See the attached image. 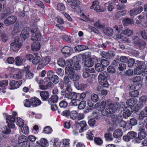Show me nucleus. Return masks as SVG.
<instances>
[{
  "label": "nucleus",
  "mask_w": 147,
  "mask_h": 147,
  "mask_svg": "<svg viewBox=\"0 0 147 147\" xmlns=\"http://www.w3.org/2000/svg\"><path fill=\"white\" fill-rule=\"evenodd\" d=\"M32 33L31 40H38L40 39L41 35L37 28H33L31 30Z\"/></svg>",
  "instance_id": "obj_8"
},
{
  "label": "nucleus",
  "mask_w": 147,
  "mask_h": 147,
  "mask_svg": "<svg viewBox=\"0 0 147 147\" xmlns=\"http://www.w3.org/2000/svg\"><path fill=\"white\" fill-rule=\"evenodd\" d=\"M122 131L120 129H117L114 131L113 136L115 138H120L123 135Z\"/></svg>",
  "instance_id": "obj_23"
},
{
  "label": "nucleus",
  "mask_w": 147,
  "mask_h": 147,
  "mask_svg": "<svg viewBox=\"0 0 147 147\" xmlns=\"http://www.w3.org/2000/svg\"><path fill=\"white\" fill-rule=\"evenodd\" d=\"M74 69H74L73 66L70 65H67L65 69V73L69 77L75 72Z\"/></svg>",
  "instance_id": "obj_18"
},
{
  "label": "nucleus",
  "mask_w": 147,
  "mask_h": 147,
  "mask_svg": "<svg viewBox=\"0 0 147 147\" xmlns=\"http://www.w3.org/2000/svg\"><path fill=\"white\" fill-rule=\"evenodd\" d=\"M135 107H125L123 110V116L127 118L130 116L132 113L134 111Z\"/></svg>",
  "instance_id": "obj_7"
},
{
  "label": "nucleus",
  "mask_w": 147,
  "mask_h": 147,
  "mask_svg": "<svg viewBox=\"0 0 147 147\" xmlns=\"http://www.w3.org/2000/svg\"><path fill=\"white\" fill-rule=\"evenodd\" d=\"M21 129L23 133L25 134H27L29 132L28 127L26 125H23Z\"/></svg>",
  "instance_id": "obj_54"
},
{
  "label": "nucleus",
  "mask_w": 147,
  "mask_h": 147,
  "mask_svg": "<svg viewBox=\"0 0 147 147\" xmlns=\"http://www.w3.org/2000/svg\"><path fill=\"white\" fill-rule=\"evenodd\" d=\"M89 49L86 46L84 45H77L74 48V50L76 51H82Z\"/></svg>",
  "instance_id": "obj_30"
},
{
  "label": "nucleus",
  "mask_w": 147,
  "mask_h": 147,
  "mask_svg": "<svg viewBox=\"0 0 147 147\" xmlns=\"http://www.w3.org/2000/svg\"><path fill=\"white\" fill-rule=\"evenodd\" d=\"M77 93L74 92H67L66 95H65V97L68 99H70L71 100L74 98H77Z\"/></svg>",
  "instance_id": "obj_21"
},
{
  "label": "nucleus",
  "mask_w": 147,
  "mask_h": 147,
  "mask_svg": "<svg viewBox=\"0 0 147 147\" xmlns=\"http://www.w3.org/2000/svg\"><path fill=\"white\" fill-rule=\"evenodd\" d=\"M40 48V44L38 42H34L32 44L31 48L33 51H37L39 50Z\"/></svg>",
  "instance_id": "obj_32"
},
{
  "label": "nucleus",
  "mask_w": 147,
  "mask_h": 147,
  "mask_svg": "<svg viewBox=\"0 0 147 147\" xmlns=\"http://www.w3.org/2000/svg\"><path fill=\"white\" fill-rule=\"evenodd\" d=\"M58 100V97L57 95L53 94L52 95L48 100V103L50 104L57 102Z\"/></svg>",
  "instance_id": "obj_25"
},
{
  "label": "nucleus",
  "mask_w": 147,
  "mask_h": 147,
  "mask_svg": "<svg viewBox=\"0 0 147 147\" xmlns=\"http://www.w3.org/2000/svg\"><path fill=\"white\" fill-rule=\"evenodd\" d=\"M80 61V58L77 57H74L71 60H67L65 62L64 59L60 58L58 61L57 63L61 66H64L65 65H70L73 66L74 69L76 70H80L81 68L79 64Z\"/></svg>",
  "instance_id": "obj_1"
},
{
  "label": "nucleus",
  "mask_w": 147,
  "mask_h": 147,
  "mask_svg": "<svg viewBox=\"0 0 147 147\" xmlns=\"http://www.w3.org/2000/svg\"><path fill=\"white\" fill-rule=\"evenodd\" d=\"M24 121L20 118L18 117L17 119V125L21 127L24 125Z\"/></svg>",
  "instance_id": "obj_53"
},
{
  "label": "nucleus",
  "mask_w": 147,
  "mask_h": 147,
  "mask_svg": "<svg viewBox=\"0 0 147 147\" xmlns=\"http://www.w3.org/2000/svg\"><path fill=\"white\" fill-rule=\"evenodd\" d=\"M126 65L124 63H120L119 64L118 67V69L120 71H123L126 68Z\"/></svg>",
  "instance_id": "obj_64"
},
{
  "label": "nucleus",
  "mask_w": 147,
  "mask_h": 147,
  "mask_svg": "<svg viewBox=\"0 0 147 147\" xmlns=\"http://www.w3.org/2000/svg\"><path fill=\"white\" fill-rule=\"evenodd\" d=\"M73 50L72 48L67 46L64 47L61 49V52L64 54L65 57L69 56L71 54L70 52Z\"/></svg>",
  "instance_id": "obj_16"
},
{
  "label": "nucleus",
  "mask_w": 147,
  "mask_h": 147,
  "mask_svg": "<svg viewBox=\"0 0 147 147\" xmlns=\"http://www.w3.org/2000/svg\"><path fill=\"white\" fill-rule=\"evenodd\" d=\"M30 68V67L28 65L24 67L25 78L26 79H31L33 78L34 76V74L29 70Z\"/></svg>",
  "instance_id": "obj_15"
},
{
  "label": "nucleus",
  "mask_w": 147,
  "mask_h": 147,
  "mask_svg": "<svg viewBox=\"0 0 147 147\" xmlns=\"http://www.w3.org/2000/svg\"><path fill=\"white\" fill-rule=\"evenodd\" d=\"M50 80L56 84L58 83L59 81V79L57 76L54 75L52 78H51Z\"/></svg>",
  "instance_id": "obj_46"
},
{
  "label": "nucleus",
  "mask_w": 147,
  "mask_h": 147,
  "mask_svg": "<svg viewBox=\"0 0 147 147\" xmlns=\"http://www.w3.org/2000/svg\"><path fill=\"white\" fill-rule=\"evenodd\" d=\"M69 140L68 139H63V147H69Z\"/></svg>",
  "instance_id": "obj_63"
},
{
  "label": "nucleus",
  "mask_w": 147,
  "mask_h": 147,
  "mask_svg": "<svg viewBox=\"0 0 147 147\" xmlns=\"http://www.w3.org/2000/svg\"><path fill=\"white\" fill-rule=\"evenodd\" d=\"M139 94V92L137 90H134L129 92L130 96L132 97H137Z\"/></svg>",
  "instance_id": "obj_55"
},
{
  "label": "nucleus",
  "mask_w": 147,
  "mask_h": 147,
  "mask_svg": "<svg viewBox=\"0 0 147 147\" xmlns=\"http://www.w3.org/2000/svg\"><path fill=\"white\" fill-rule=\"evenodd\" d=\"M67 2L71 5V7L74 9H76L80 8L79 5L80 2L78 0H67Z\"/></svg>",
  "instance_id": "obj_14"
},
{
  "label": "nucleus",
  "mask_w": 147,
  "mask_h": 147,
  "mask_svg": "<svg viewBox=\"0 0 147 147\" xmlns=\"http://www.w3.org/2000/svg\"><path fill=\"white\" fill-rule=\"evenodd\" d=\"M80 101L76 98L73 99L71 100L70 104L71 105L77 106L78 105Z\"/></svg>",
  "instance_id": "obj_50"
},
{
  "label": "nucleus",
  "mask_w": 147,
  "mask_h": 147,
  "mask_svg": "<svg viewBox=\"0 0 147 147\" xmlns=\"http://www.w3.org/2000/svg\"><path fill=\"white\" fill-rule=\"evenodd\" d=\"M52 131V128L49 126L45 127L43 130L44 133L47 134H49L51 133Z\"/></svg>",
  "instance_id": "obj_58"
},
{
  "label": "nucleus",
  "mask_w": 147,
  "mask_h": 147,
  "mask_svg": "<svg viewBox=\"0 0 147 147\" xmlns=\"http://www.w3.org/2000/svg\"><path fill=\"white\" fill-rule=\"evenodd\" d=\"M74 85L76 88L79 90L84 89L87 87V84H80L78 82H74Z\"/></svg>",
  "instance_id": "obj_22"
},
{
  "label": "nucleus",
  "mask_w": 147,
  "mask_h": 147,
  "mask_svg": "<svg viewBox=\"0 0 147 147\" xmlns=\"http://www.w3.org/2000/svg\"><path fill=\"white\" fill-rule=\"evenodd\" d=\"M69 78L68 76H66L64 77L63 79V82L66 85L71 84V82L69 79Z\"/></svg>",
  "instance_id": "obj_44"
},
{
  "label": "nucleus",
  "mask_w": 147,
  "mask_h": 147,
  "mask_svg": "<svg viewBox=\"0 0 147 147\" xmlns=\"http://www.w3.org/2000/svg\"><path fill=\"white\" fill-rule=\"evenodd\" d=\"M40 57L38 56H36L33 59L32 61V62L34 64H37L38 63L40 64Z\"/></svg>",
  "instance_id": "obj_52"
},
{
  "label": "nucleus",
  "mask_w": 147,
  "mask_h": 147,
  "mask_svg": "<svg viewBox=\"0 0 147 147\" xmlns=\"http://www.w3.org/2000/svg\"><path fill=\"white\" fill-rule=\"evenodd\" d=\"M71 80H72L74 82H78L80 79V76L77 74H72L69 77Z\"/></svg>",
  "instance_id": "obj_35"
},
{
  "label": "nucleus",
  "mask_w": 147,
  "mask_h": 147,
  "mask_svg": "<svg viewBox=\"0 0 147 147\" xmlns=\"http://www.w3.org/2000/svg\"><path fill=\"white\" fill-rule=\"evenodd\" d=\"M91 97L92 100L94 102H97L99 99L98 95L94 94H91Z\"/></svg>",
  "instance_id": "obj_56"
},
{
  "label": "nucleus",
  "mask_w": 147,
  "mask_h": 147,
  "mask_svg": "<svg viewBox=\"0 0 147 147\" xmlns=\"http://www.w3.org/2000/svg\"><path fill=\"white\" fill-rule=\"evenodd\" d=\"M86 102L85 101L80 102L78 105V108L80 109H84L86 105Z\"/></svg>",
  "instance_id": "obj_49"
},
{
  "label": "nucleus",
  "mask_w": 147,
  "mask_h": 147,
  "mask_svg": "<svg viewBox=\"0 0 147 147\" xmlns=\"http://www.w3.org/2000/svg\"><path fill=\"white\" fill-rule=\"evenodd\" d=\"M50 59L49 57H43L42 59L37 67L38 69H39L43 68L46 65L49 63L50 61Z\"/></svg>",
  "instance_id": "obj_10"
},
{
  "label": "nucleus",
  "mask_w": 147,
  "mask_h": 147,
  "mask_svg": "<svg viewBox=\"0 0 147 147\" xmlns=\"http://www.w3.org/2000/svg\"><path fill=\"white\" fill-rule=\"evenodd\" d=\"M144 66L143 65H138V67L135 68L134 69V74L135 75H139L141 74L142 71H143V69H144Z\"/></svg>",
  "instance_id": "obj_26"
},
{
  "label": "nucleus",
  "mask_w": 147,
  "mask_h": 147,
  "mask_svg": "<svg viewBox=\"0 0 147 147\" xmlns=\"http://www.w3.org/2000/svg\"><path fill=\"white\" fill-rule=\"evenodd\" d=\"M121 33L124 35L127 36H131L133 32L131 30H130L129 29H127L123 30Z\"/></svg>",
  "instance_id": "obj_43"
},
{
  "label": "nucleus",
  "mask_w": 147,
  "mask_h": 147,
  "mask_svg": "<svg viewBox=\"0 0 147 147\" xmlns=\"http://www.w3.org/2000/svg\"><path fill=\"white\" fill-rule=\"evenodd\" d=\"M36 143L42 147H46L48 145L47 140L45 138L41 139L40 141H37Z\"/></svg>",
  "instance_id": "obj_24"
},
{
  "label": "nucleus",
  "mask_w": 147,
  "mask_h": 147,
  "mask_svg": "<svg viewBox=\"0 0 147 147\" xmlns=\"http://www.w3.org/2000/svg\"><path fill=\"white\" fill-rule=\"evenodd\" d=\"M30 29L28 28L25 27L21 32L20 37L22 40H25L29 36Z\"/></svg>",
  "instance_id": "obj_12"
},
{
  "label": "nucleus",
  "mask_w": 147,
  "mask_h": 147,
  "mask_svg": "<svg viewBox=\"0 0 147 147\" xmlns=\"http://www.w3.org/2000/svg\"><path fill=\"white\" fill-rule=\"evenodd\" d=\"M17 20L16 17L11 16L7 18L4 21V23L7 26H9L14 24Z\"/></svg>",
  "instance_id": "obj_9"
},
{
  "label": "nucleus",
  "mask_w": 147,
  "mask_h": 147,
  "mask_svg": "<svg viewBox=\"0 0 147 147\" xmlns=\"http://www.w3.org/2000/svg\"><path fill=\"white\" fill-rule=\"evenodd\" d=\"M118 109V105L116 103H112L110 107L107 108L102 113V115L106 116H110V113H115Z\"/></svg>",
  "instance_id": "obj_5"
},
{
  "label": "nucleus",
  "mask_w": 147,
  "mask_h": 147,
  "mask_svg": "<svg viewBox=\"0 0 147 147\" xmlns=\"http://www.w3.org/2000/svg\"><path fill=\"white\" fill-rule=\"evenodd\" d=\"M137 100L134 98H130L127 100L126 104L128 107H134V106L136 103Z\"/></svg>",
  "instance_id": "obj_31"
},
{
  "label": "nucleus",
  "mask_w": 147,
  "mask_h": 147,
  "mask_svg": "<svg viewBox=\"0 0 147 147\" xmlns=\"http://www.w3.org/2000/svg\"><path fill=\"white\" fill-rule=\"evenodd\" d=\"M69 116L71 119H75L78 117V114L76 111H74L70 113Z\"/></svg>",
  "instance_id": "obj_48"
},
{
  "label": "nucleus",
  "mask_w": 147,
  "mask_h": 147,
  "mask_svg": "<svg viewBox=\"0 0 147 147\" xmlns=\"http://www.w3.org/2000/svg\"><path fill=\"white\" fill-rule=\"evenodd\" d=\"M131 139L135 138L137 135V133L134 131H131L127 133Z\"/></svg>",
  "instance_id": "obj_60"
},
{
  "label": "nucleus",
  "mask_w": 147,
  "mask_h": 147,
  "mask_svg": "<svg viewBox=\"0 0 147 147\" xmlns=\"http://www.w3.org/2000/svg\"><path fill=\"white\" fill-rule=\"evenodd\" d=\"M105 108V107L104 105L102 103V101L101 102V104L98 106L97 109L98 110L100 111L101 112V114L102 115V113L105 111L104 109Z\"/></svg>",
  "instance_id": "obj_51"
},
{
  "label": "nucleus",
  "mask_w": 147,
  "mask_h": 147,
  "mask_svg": "<svg viewBox=\"0 0 147 147\" xmlns=\"http://www.w3.org/2000/svg\"><path fill=\"white\" fill-rule=\"evenodd\" d=\"M101 56L107 59H110L114 58L115 56L114 52L112 51L106 52L103 51L101 53Z\"/></svg>",
  "instance_id": "obj_11"
},
{
  "label": "nucleus",
  "mask_w": 147,
  "mask_h": 147,
  "mask_svg": "<svg viewBox=\"0 0 147 147\" xmlns=\"http://www.w3.org/2000/svg\"><path fill=\"white\" fill-rule=\"evenodd\" d=\"M22 76V75L21 71H19L17 74H14L13 75V77L15 79H21Z\"/></svg>",
  "instance_id": "obj_59"
},
{
  "label": "nucleus",
  "mask_w": 147,
  "mask_h": 147,
  "mask_svg": "<svg viewBox=\"0 0 147 147\" xmlns=\"http://www.w3.org/2000/svg\"><path fill=\"white\" fill-rule=\"evenodd\" d=\"M68 105L67 102L64 100L61 101L59 103V106L61 108H66Z\"/></svg>",
  "instance_id": "obj_62"
},
{
  "label": "nucleus",
  "mask_w": 147,
  "mask_h": 147,
  "mask_svg": "<svg viewBox=\"0 0 147 147\" xmlns=\"http://www.w3.org/2000/svg\"><path fill=\"white\" fill-rule=\"evenodd\" d=\"M107 116L111 117L112 121L113 123H116L118 121V116L113 114V113H110V116Z\"/></svg>",
  "instance_id": "obj_40"
},
{
  "label": "nucleus",
  "mask_w": 147,
  "mask_h": 147,
  "mask_svg": "<svg viewBox=\"0 0 147 147\" xmlns=\"http://www.w3.org/2000/svg\"><path fill=\"white\" fill-rule=\"evenodd\" d=\"M95 67L96 70L98 72L104 70L105 69L100 63L96 64L95 65Z\"/></svg>",
  "instance_id": "obj_36"
},
{
  "label": "nucleus",
  "mask_w": 147,
  "mask_h": 147,
  "mask_svg": "<svg viewBox=\"0 0 147 147\" xmlns=\"http://www.w3.org/2000/svg\"><path fill=\"white\" fill-rule=\"evenodd\" d=\"M103 32L105 34L109 36H111L113 33V30L111 28H105Z\"/></svg>",
  "instance_id": "obj_33"
},
{
  "label": "nucleus",
  "mask_w": 147,
  "mask_h": 147,
  "mask_svg": "<svg viewBox=\"0 0 147 147\" xmlns=\"http://www.w3.org/2000/svg\"><path fill=\"white\" fill-rule=\"evenodd\" d=\"M77 124H79L80 126L81 127L79 131L80 132H82L84 130L86 129V122L85 121H80L79 123L77 122Z\"/></svg>",
  "instance_id": "obj_29"
},
{
  "label": "nucleus",
  "mask_w": 147,
  "mask_h": 147,
  "mask_svg": "<svg viewBox=\"0 0 147 147\" xmlns=\"http://www.w3.org/2000/svg\"><path fill=\"white\" fill-rule=\"evenodd\" d=\"M31 105L33 107H36L41 104V101L37 98H32L30 100Z\"/></svg>",
  "instance_id": "obj_20"
},
{
  "label": "nucleus",
  "mask_w": 147,
  "mask_h": 147,
  "mask_svg": "<svg viewBox=\"0 0 147 147\" xmlns=\"http://www.w3.org/2000/svg\"><path fill=\"white\" fill-rule=\"evenodd\" d=\"M94 59H91L87 60L85 62V65L87 67H91L94 65Z\"/></svg>",
  "instance_id": "obj_38"
},
{
  "label": "nucleus",
  "mask_w": 147,
  "mask_h": 147,
  "mask_svg": "<svg viewBox=\"0 0 147 147\" xmlns=\"http://www.w3.org/2000/svg\"><path fill=\"white\" fill-rule=\"evenodd\" d=\"M132 42L134 46H138L140 49L144 48L146 44L145 42L141 40L140 37L135 36L132 38Z\"/></svg>",
  "instance_id": "obj_4"
},
{
  "label": "nucleus",
  "mask_w": 147,
  "mask_h": 147,
  "mask_svg": "<svg viewBox=\"0 0 147 147\" xmlns=\"http://www.w3.org/2000/svg\"><path fill=\"white\" fill-rule=\"evenodd\" d=\"M126 13V11L125 10L118 11L115 15V18L117 19H119L121 16L125 15Z\"/></svg>",
  "instance_id": "obj_39"
},
{
  "label": "nucleus",
  "mask_w": 147,
  "mask_h": 147,
  "mask_svg": "<svg viewBox=\"0 0 147 147\" xmlns=\"http://www.w3.org/2000/svg\"><path fill=\"white\" fill-rule=\"evenodd\" d=\"M130 81L132 82L135 84H137L138 85L140 84V82L141 81V78L139 76H137L133 78L132 79H130Z\"/></svg>",
  "instance_id": "obj_34"
},
{
  "label": "nucleus",
  "mask_w": 147,
  "mask_h": 147,
  "mask_svg": "<svg viewBox=\"0 0 147 147\" xmlns=\"http://www.w3.org/2000/svg\"><path fill=\"white\" fill-rule=\"evenodd\" d=\"M28 140V138L26 136L22 135L19 136L18 138V143L19 144L21 143H24V142H25Z\"/></svg>",
  "instance_id": "obj_37"
},
{
  "label": "nucleus",
  "mask_w": 147,
  "mask_h": 147,
  "mask_svg": "<svg viewBox=\"0 0 147 147\" xmlns=\"http://www.w3.org/2000/svg\"><path fill=\"white\" fill-rule=\"evenodd\" d=\"M7 123V126H5L6 130L3 131V132L5 134H8L11 131L10 128H13L15 127V125L13 122H15V119L14 117L11 115H7L6 117Z\"/></svg>",
  "instance_id": "obj_2"
},
{
  "label": "nucleus",
  "mask_w": 147,
  "mask_h": 147,
  "mask_svg": "<svg viewBox=\"0 0 147 147\" xmlns=\"http://www.w3.org/2000/svg\"><path fill=\"white\" fill-rule=\"evenodd\" d=\"M100 63L104 68L108 66L109 64V61L108 60L103 59L100 60Z\"/></svg>",
  "instance_id": "obj_57"
},
{
  "label": "nucleus",
  "mask_w": 147,
  "mask_h": 147,
  "mask_svg": "<svg viewBox=\"0 0 147 147\" xmlns=\"http://www.w3.org/2000/svg\"><path fill=\"white\" fill-rule=\"evenodd\" d=\"M22 83V81L11 80L10 82L9 85L11 86L10 89H15L18 88Z\"/></svg>",
  "instance_id": "obj_13"
},
{
  "label": "nucleus",
  "mask_w": 147,
  "mask_h": 147,
  "mask_svg": "<svg viewBox=\"0 0 147 147\" xmlns=\"http://www.w3.org/2000/svg\"><path fill=\"white\" fill-rule=\"evenodd\" d=\"M20 41L19 37H16L14 41L10 44L11 50L15 52L18 51L22 46V43Z\"/></svg>",
  "instance_id": "obj_6"
},
{
  "label": "nucleus",
  "mask_w": 147,
  "mask_h": 147,
  "mask_svg": "<svg viewBox=\"0 0 147 147\" xmlns=\"http://www.w3.org/2000/svg\"><path fill=\"white\" fill-rule=\"evenodd\" d=\"M110 78L109 75L106 72H105L102 74H99L98 77L99 82L102 86L107 87L108 86V83L107 79Z\"/></svg>",
  "instance_id": "obj_3"
},
{
  "label": "nucleus",
  "mask_w": 147,
  "mask_h": 147,
  "mask_svg": "<svg viewBox=\"0 0 147 147\" xmlns=\"http://www.w3.org/2000/svg\"><path fill=\"white\" fill-rule=\"evenodd\" d=\"M105 7H107L108 10L109 11H111L114 8L111 2L105 3Z\"/></svg>",
  "instance_id": "obj_45"
},
{
  "label": "nucleus",
  "mask_w": 147,
  "mask_h": 147,
  "mask_svg": "<svg viewBox=\"0 0 147 147\" xmlns=\"http://www.w3.org/2000/svg\"><path fill=\"white\" fill-rule=\"evenodd\" d=\"M40 95L43 100H46L49 97V93L47 91H42L40 92Z\"/></svg>",
  "instance_id": "obj_27"
},
{
  "label": "nucleus",
  "mask_w": 147,
  "mask_h": 147,
  "mask_svg": "<svg viewBox=\"0 0 147 147\" xmlns=\"http://www.w3.org/2000/svg\"><path fill=\"white\" fill-rule=\"evenodd\" d=\"M113 28L115 30V38L117 39L121 38V33L119 34L121 30V29L119 28L118 26L117 25L113 27Z\"/></svg>",
  "instance_id": "obj_19"
},
{
  "label": "nucleus",
  "mask_w": 147,
  "mask_h": 147,
  "mask_svg": "<svg viewBox=\"0 0 147 147\" xmlns=\"http://www.w3.org/2000/svg\"><path fill=\"white\" fill-rule=\"evenodd\" d=\"M137 124V121L135 118H133L131 119L129 121L126 123V127L129 129H131L133 126H135Z\"/></svg>",
  "instance_id": "obj_17"
},
{
  "label": "nucleus",
  "mask_w": 147,
  "mask_h": 147,
  "mask_svg": "<svg viewBox=\"0 0 147 147\" xmlns=\"http://www.w3.org/2000/svg\"><path fill=\"white\" fill-rule=\"evenodd\" d=\"M107 71L110 73H115L116 72L115 68L112 66H109L107 69Z\"/></svg>",
  "instance_id": "obj_61"
},
{
  "label": "nucleus",
  "mask_w": 147,
  "mask_h": 147,
  "mask_svg": "<svg viewBox=\"0 0 147 147\" xmlns=\"http://www.w3.org/2000/svg\"><path fill=\"white\" fill-rule=\"evenodd\" d=\"M123 24L125 25L132 24L134 23V21L132 19L126 18L123 20Z\"/></svg>",
  "instance_id": "obj_41"
},
{
  "label": "nucleus",
  "mask_w": 147,
  "mask_h": 147,
  "mask_svg": "<svg viewBox=\"0 0 147 147\" xmlns=\"http://www.w3.org/2000/svg\"><path fill=\"white\" fill-rule=\"evenodd\" d=\"M127 63L128 67H132L135 63V60L133 58H130L129 59H128Z\"/></svg>",
  "instance_id": "obj_47"
},
{
  "label": "nucleus",
  "mask_w": 147,
  "mask_h": 147,
  "mask_svg": "<svg viewBox=\"0 0 147 147\" xmlns=\"http://www.w3.org/2000/svg\"><path fill=\"white\" fill-rule=\"evenodd\" d=\"M138 35L147 41V34L144 29H141L139 31Z\"/></svg>",
  "instance_id": "obj_28"
},
{
  "label": "nucleus",
  "mask_w": 147,
  "mask_h": 147,
  "mask_svg": "<svg viewBox=\"0 0 147 147\" xmlns=\"http://www.w3.org/2000/svg\"><path fill=\"white\" fill-rule=\"evenodd\" d=\"M15 63L17 65L20 66L23 63V59L20 56H18L15 58Z\"/></svg>",
  "instance_id": "obj_42"
}]
</instances>
